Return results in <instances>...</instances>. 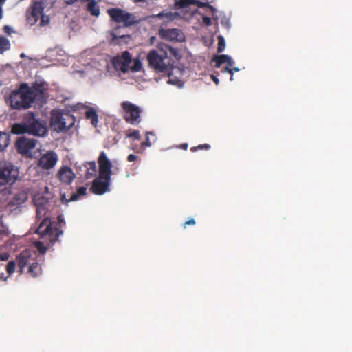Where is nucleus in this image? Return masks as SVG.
<instances>
[{
    "mask_svg": "<svg viewBox=\"0 0 352 352\" xmlns=\"http://www.w3.org/2000/svg\"><path fill=\"white\" fill-rule=\"evenodd\" d=\"M191 5H196L199 8H208L212 11L214 10L208 3L201 2L198 0H178L175 2L176 9L186 8Z\"/></svg>",
    "mask_w": 352,
    "mask_h": 352,
    "instance_id": "f3484780",
    "label": "nucleus"
},
{
    "mask_svg": "<svg viewBox=\"0 0 352 352\" xmlns=\"http://www.w3.org/2000/svg\"><path fill=\"white\" fill-rule=\"evenodd\" d=\"M142 69V62L139 58H135L133 60V65L129 68V69L133 72H137L140 71Z\"/></svg>",
    "mask_w": 352,
    "mask_h": 352,
    "instance_id": "7c9ffc66",
    "label": "nucleus"
},
{
    "mask_svg": "<svg viewBox=\"0 0 352 352\" xmlns=\"http://www.w3.org/2000/svg\"><path fill=\"white\" fill-rule=\"evenodd\" d=\"M87 192V188L84 186H81L77 189L76 193H74L69 201H76L80 196L85 195Z\"/></svg>",
    "mask_w": 352,
    "mask_h": 352,
    "instance_id": "c85d7f7f",
    "label": "nucleus"
},
{
    "mask_svg": "<svg viewBox=\"0 0 352 352\" xmlns=\"http://www.w3.org/2000/svg\"><path fill=\"white\" fill-rule=\"evenodd\" d=\"M35 245H36L38 251L41 254H45L46 252L47 248V247H45L44 245V244L42 242L38 241V242L36 243Z\"/></svg>",
    "mask_w": 352,
    "mask_h": 352,
    "instance_id": "f704fd0d",
    "label": "nucleus"
},
{
    "mask_svg": "<svg viewBox=\"0 0 352 352\" xmlns=\"http://www.w3.org/2000/svg\"><path fill=\"white\" fill-rule=\"evenodd\" d=\"M181 148H183V149H187L188 144H183L181 145Z\"/></svg>",
    "mask_w": 352,
    "mask_h": 352,
    "instance_id": "8fccbe9b",
    "label": "nucleus"
},
{
    "mask_svg": "<svg viewBox=\"0 0 352 352\" xmlns=\"http://www.w3.org/2000/svg\"><path fill=\"white\" fill-rule=\"evenodd\" d=\"M6 0H0V3H3Z\"/></svg>",
    "mask_w": 352,
    "mask_h": 352,
    "instance_id": "5fc2aeb1",
    "label": "nucleus"
},
{
    "mask_svg": "<svg viewBox=\"0 0 352 352\" xmlns=\"http://www.w3.org/2000/svg\"><path fill=\"white\" fill-rule=\"evenodd\" d=\"M195 223H196V222H195V219H190L184 223L183 227H184V228H186L187 226H195Z\"/></svg>",
    "mask_w": 352,
    "mask_h": 352,
    "instance_id": "ea45409f",
    "label": "nucleus"
},
{
    "mask_svg": "<svg viewBox=\"0 0 352 352\" xmlns=\"http://www.w3.org/2000/svg\"><path fill=\"white\" fill-rule=\"evenodd\" d=\"M121 107L124 112V119L127 123L136 125L141 122L140 113L142 110L140 107L129 101L123 102Z\"/></svg>",
    "mask_w": 352,
    "mask_h": 352,
    "instance_id": "1a4fd4ad",
    "label": "nucleus"
},
{
    "mask_svg": "<svg viewBox=\"0 0 352 352\" xmlns=\"http://www.w3.org/2000/svg\"><path fill=\"white\" fill-rule=\"evenodd\" d=\"M114 170H115L116 171H118V168H114Z\"/></svg>",
    "mask_w": 352,
    "mask_h": 352,
    "instance_id": "6e6d98bb",
    "label": "nucleus"
},
{
    "mask_svg": "<svg viewBox=\"0 0 352 352\" xmlns=\"http://www.w3.org/2000/svg\"><path fill=\"white\" fill-rule=\"evenodd\" d=\"M58 160L57 153L53 151H50L41 155L37 164L43 170H50L55 166Z\"/></svg>",
    "mask_w": 352,
    "mask_h": 352,
    "instance_id": "4468645a",
    "label": "nucleus"
},
{
    "mask_svg": "<svg viewBox=\"0 0 352 352\" xmlns=\"http://www.w3.org/2000/svg\"><path fill=\"white\" fill-rule=\"evenodd\" d=\"M11 44L8 38L0 35V54L10 50Z\"/></svg>",
    "mask_w": 352,
    "mask_h": 352,
    "instance_id": "393cba45",
    "label": "nucleus"
},
{
    "mask_svg": "<svg viewBox=\"0 0 352 352\" xmlns=\"http://www.w3.org/2000/svg\"><path fill=\"white\" fill-rule=\"evenodd\" d=\"M168 82L171 84H175L171 79H169Z\"/></svg>",
    "mask_w": 352,
    "mask_h": 352,
    "instance_id": "864d4df0",
    "label": "nucleus"
},
{
    "mask_svg": "<svg viewBox=\"0 0 352 352\" xmlns=\"http://www.w3.org/2000/svg\"><path fill=\"white\" fill-rule=\"evenodd\" d=\"M6 278H7L4 276V274H3V273H2V274H0V279H1V280H6Z\"/></svg>",
    "mask_w": 352,
    "mask_h": 352,
    "instance_id": "09e8293b",
    "label": "nucleus"
},
{
    "mask_svg": "<svg viewBox=\"0 0 352 352\" xmlns=\"http://www.w3.org/2000/svg\"><path fill=\"white\" fill-rule=\"evenodd\" d=\"M57 219H58V223L61 226V224L65 223L64 218H63V215H58Z\"/></svg>",
    "mask_w": 352,
    "mask_h": 352,
    "instance_id": "c03bdc74",
    "label": "nucleus"
},
{
    "mask_svg": "<svg viewBox=\"0 0 352 352\" xmlns=\"http://www.w3.org/2000/svg\"><path fill=\"white\" fill-rule=\"evenodd\" d=\"M203 23L206 25L210 26L212 24L211 19L209 16H203Z\"/></svg>",
    "mask_w": 352,
    "mask_h": 352,
    "instance_id": "4c0bfd02",
    "label": "nucleus"
},
{
    "mask_svg": "<svg viewBox=\"0 0 352 352\" xmlns=\"http://www.w3.org/2000/svg\"><path fill=\"white\" fill-rule=\"evenodd\" d=\"M87 169L85 173V178L90 179L96 175V164L95 162H89L85 164Z\"/></svg>",
    "mask_w": 352,
    "mask_h": 352,
    "instance_id": "4be33fe9",
    "label": "nucleus"
},
{
    "mask_svg": "<svg viewBox=\"0 0 352 352\" xmlns=\"http://www.w3.org/2000/svg\"><path fill=\"white\" fill-rule=\"evenodd\" d=\"M98 163L99 175L93 181L90 191L95 195H102L110 190L112 164L104 151L100 153Z\"/></svg>",
    "mask_w": 352,
    "mask_h": 352,
    "instance_id": "f03ea898",
    "label": "nucleus"
},
{
    "mask_svg": "<svg viewBox=\"0 0 352 352\" xmlns=\"http://www.w3.org/2000/svg\"><path fill=\"white\" fill-rule=\"evenodd\" d=\"M87 10L94 16L98 17L100 15V7L95 0H88Z\"/></svg>",
    "mask_w": 352,
    "mask_h": 352,
    "instance_id": "412c9836",
    "label": "nucleus"
},
{
    "mask_svg": "<svg viewBox=\"0 0 352 352\" xmlns=\"http://www.w3.org/2000/svg\"><path fill=\"white\" fill-rule=\"evenodd\" d=\"M78 0H65L66 3L72 4ZM82 2H87L88 0H81Z\"/></svg>",
    "mask_w": 352,
    "mask_h": 352,
    "instance_id": "a18cd8bd",
    "label": "nucleus"
},
{
    "mask_svg": "<svg viewBox=\"0 0 352 352\" xmlns=\"http://www.w3.org/2000/svg\"><path fill=\"white\" fill-rule=\"evenodd\" d=\"M28 273L33 277L36 278L42 273V268L41 265L38 263L36 258L28 267Z\"/></svg>",
    "mask_w": 352,
    "mask_h": 352,
    "instance_id": "aec40b11",
    "label": "nucleus"
},
{
    "mask_svg": "<svg viewBox=\"0 0 352 352\" xmlns=\"http://www.w3.org/2000/svg\"><path fill=\"white\" fill-rule=\"evenodd\" d=\"M36 257L32 256V252L29 250H25L22 251L16 256V263L19 268V271L21 274H23L24 268L28 265H30L31 263L35 260Z\"/></svg>",
    "mask_w": 352,
    "mask_h": 352,
    "instance_id": "dca6fc26",
    "label": "nucleus"
},
{
    "mask_svg": "<svg viewBox=\"0 0 352 352\" xmlns=\"http://www.w3.org/2000/svg\"><path fill=\"white\" fill-rule=\"evenodd\" d=\"M45 8L43 1H34L27 11V20L30 25H34L41 18L40 26H45L50 23V17L43 14Z\"/></svg>",
    "mask_w": 352,
    "mask_h": 352,
    "instance_id": "39448f33",
    "label": "nucleus"
},
{
    "mask_svg": "<svg viewBox=\"0 0 352 352\" xmlns=\"http://www.w3.org/2000/svg\"><path fill=\"white\" fill-rule=\"evenodd\" d=\"M166 58V51H164L163 54H160L156 50H150L146 56L148 67L157 73L169 75L173 69V66L172 64L166 63L164 62Z\"/></svg>",
    "mask_w": 352,
    "mask_h": 352,
    "instance_id": "20e7f679",
    "label": "nucleus"
},
{
    "mask_svg": "<svg viewBox=\"0 0 352 352\" xmlns=\"http://www.w3.org/2000/svg\"><path fill=\"white\" fill-rule=\"evenodd\" d=\"M60 180L65 184H70L75 178V175L72 168L67 166L62 167L58 172Z\"/></svg>",
    "mask_w": 352,
    "mask_h": 352,
    "instance_id": "6ab92c4d",
    "label": "nucleus"
},
{
    "mask_svg": "<svg viewBox=\"0 0 352 352\" xmlns=\"http://www.w3.org/2000/svg\"><path fill=\"white\" fill-rule=\"evenodd\" d=\"M37 143L38 140L36 139L21 137L17 139L15 146L19 153L23 156L32 157L33 151Z\"/></svg>",
    "mask_w": 352,
    "mask_h": 352,
    "instance_id": "9b49d317",
    "label": "nucleus"
},
{
    "mask_svg": "<svg viewBox=\"0 0 352 352\" xmlns=\"http://www.w3.org/2000/svg\"><path fill=\"white\" fill-rule=\"evenodd\" d=\"M28 199V192L25 190H19L17 192L13 194L12 197L9 201V205L11 206L18 207L24 204Z\"/></svg>",
    "mask_w": 352,
    "mask_h": 352,
    "instance_id": "a211bd4d",
    "label": "nucleus"
},
{
    "mask_svg": "<svg viewBox=\"0 0 352 352\" xmlns=\"http://www.w3.org/2000/svg\"><path fill=\"white\" fill-rule=\"evenodd\" d=\"M226 63H228V66L227 67H230L232 65V63H233L232 60L231 58H230V61H227Z\"/></svg>",
    "mask_w": 352,
    "mask_h": 352,
    "instance_id": "de8ad7c7",
    "label": "nucleus"
},
{
    "mask_svg": "<svg viewBox=\"0 0 352 352\" xmlns=\"http://www.w3.org/2000/svg\"><path fill=\"white\" fill-rule=\"evenodd\" d=\"M11 132L15 135L28 134L44 138L48 135L47 123L38 118L34 113L29 111L23 115L21 122L12 126Z\"/></svg>",
    "mask_w": 352,
    "mask_h": 352,
    "instance_id": "f257e3e1",
    "label": "nucleus"
},
{
    "mask_svg": "<svg viewBox=\"0 0 352 352\" xmlns=\"http://www.w3.org/2000/svg\"><path fill=\"white\" fill-rule=\"evenodd\" d=\"M179 14L177 12H164L162 11L160 12L157 17L161 19H163L164 18L168 19L170 21H173L175 19H176Z\"/></svg>",
    "mask_w": 352,
    "mask_h": 352,
    "instance_id": "cd10ccee",
    "label": "nucleus"
},
{
    "mask_svg": "<svg viewBox=\"0 0 352 352\" xmlns=\"http://www.w3.org/2000/svg\"><path fill=\"white\" fill-rule=\"evenodd\" d=\"M137 160V156L134 154H130L129 155H128L127 157V160L128 162H134Z\"/></svg>",
    "mask_w": 352,
    "mask_h": 352,
    "instance_id": "a19ab883",
    "label": "nucleus"
},
{
    "mask_svg": "<svg viewBox=\"0 0 352 352\" xmlns=\"http://www.w3.org/2000/svg\"><path fill=\"white\" fill-rule=\"evenodd\" d=\"M107 13L113 21L123 23L125 27H130L140 22L133 14L118 8H110L107 10Z\"/></svg>",
    "mask_w": 352,
    "mask_h": 352,
    "instance_id": "0eeeda50",
    "label": "nucleus"
},
{
    "mask_svg": "<svg viewBox=\"0 0 352 352\" xmlns=\"http://www.w3.org/2000/svg\"><path fill=\"white\" fill-rule=\"evenodd\" d=\"M132 62L131 54L128 51H124L122 56H115L112 59V64L114 68L126 73L129 69V64Z\"/></svg>",
    "mask_w": 352,
    "mask_h": 352,
    "instance_id": "ddd939ff",
    "label": "nucleus"
},
{
    "mask_svg": "<svg viewBox=\"0 0 352 352\" xmlns=\"http://www.w3.org/2000/svg\"><path fill=\"white\" fill-rule=\"evenodd\" d=\"M3 31L5 33L8 34H10L12 32V28L8 26V25H5L4 28H3Z\"/></svg>",
    "mask_w": 352,
    "mask_h": 352,
    "instance_id": "79ce46f5",
    "label": "nucleus"
},
{
    "mask_svg": "<svg viewBox=\"0 0 352 352\" xmlns=\"http://www.w3.org/2000/svg\"><path fill=\"white\" fill-rule=\"evenodd\" d=\"M217 39H218L217 52L219 53H221L226 48V42H225L224 38L222 36H219L217 37Z\"/></svg>",
    "mask_w": 352,
    "mask_h": 352,
    "instance_id": "2f4dec72",
    "label": "nucleus"
},
{
    "mask_svg": "<svg viewBox=\"0 0 352 352\" xmlns=\"http://www.w3.org/2000/svg\"><path fill=\"white\" fill-rule=\"evenodd\" d=\"M158 34L162 39L166 41L182 42L185 40L184 32L178 28H160Z\"/></svg>",
    "mask_w": 352,
    "mask_h": 352,
    "instance_id": "f8f14e48",
    "label": "nucleus"
},
{
    "mask_svg": "<svg viewBox=\"0 0 352 352\" xmlns=\"http://www.w3.org/2000/svg\"><path fill=\"white\" fill-rule=\"evenodd\" d=\"M35 98L36 94L33 90L27 84H22L19 89L12 92L9 102L12 109H26L31 107Z\"/></svg>",
    "mask_w": 352,
    "mask_h": 352,
    "instance_id": "7ed1b4c3",
    "label": "nucleus"
},
{
    "mask_svg": "<svg viewBox=\"0 0 352 352\" xmlns=\"http://www.w3.org/2000/svg\"><path fill=\"white\" fill-rule=\"evenodd\" d=\"M36 232L41 235V237L47 235L49 236L50 240L52 243L56 241L58 238L63 234L60 228L52 227L51 220L48 217L44 218L36 229Z\"/></svg>",
    "mask_w": 352,
    "mask_h": 352,
    "instance_id": "9d476101",
    "label": "nucleus"
},
{
    "mask_svg": "<svg viewBox=\"0 0 352 352\" xmlns=\"http://www.w3.org/2000/svg\"><path fill=\"white\" fill-rule=\"evenodd\" d=\"M126 138L139 140L140 139V131L138 130H133L129 132L126 133Z\"/></svg>",
    "mask_w": 352,
    "mask_h": 352,
    "instance_id": "72a5a7b5",
    "label": "nucleus"
},
{
    "mask_svg": "<svg viewBox=\"0 0 352 352\" xmlns=\"http://www.w3.org/2000/svg\"><path fill=\"white\" fill-rule=\"evenodd\" d=\"M210 148V145H209L208 144H199L197 146L192 147L190 148V150L192 152H195V151H197L198 150H201V149L208 150Z\"/></svg>",
    "mask_w": 352,
    "mask_h": 352,
    "instance_id": "c9c22d12",
    "label": "nucleus"
},
{
    "mask_svg": "<svg viewBox=\"0 0 352 352\" xmlns=\"http://www.w3.org/2000/svg\"><path fill=\"white\" fill-rule=\"evenodd\" d=\"M34 202L36 207V216L41 218L45 216L48 210L49 199L42 194H36L34 197Z\"/></svg>",
    "mask_w": 352,
    "mask_h": 352,
    "instance_id": "2eb2a0df",
    "label": "nucleus"
},
{
    "mask_svg": "<svg viewBox=\"0 0 352 352\" xmlns=\"http://www.w3.org/2000/svg\"><path fill=\"white\" fill-rule=\"evenodd\" d=\"M151 142H150L149 138H148V137L146 138V141H145V142H143L142 143V146L143 147H144V146H151Z\"/></svg>",
    "mask_w": 352,
    "mask_h": 352,
    "instance_id": "37998d69",
    "label": "nucleus"
},
{
    "mask_svg": "<svg viewBox=\"0 0 352 352\" xmlns=\"http://www.w3.org/2000/svg\"><path fill=\"white\" fill-rule=\"evenodd\" d=\"M145 0H134L135 2H142V1H144Z\"/></svg>",
    "mask_w": 352,
    "mask_h": 352,
    "instance_id": "603ef678",
    "label": "nucleus"
},
{
    "mask_svg": "<svg viewBox=\"0 0 352 352\" xmlns=\"http://www.w3.org/2000/svg\"><path fill=\"white\" fill-rule=\"evenodd\" d=\"M16 268V262L14 261H9L6 266V271L7 272L11 275L14 273Z\"/></svg>",
    "mask_w": 352,
    "mask_h": 352,
    "instance_id": "473e14b6",
    "label": "nucleus"
},
{
    "mask_svg": "<svg viewBox=\"0 0 352 352\" xmlns=\"http://www.w3.org/2000/svg\"><path fill=\"white\" fill-rule=\"evenodd\" d=\"M3 17V10L1 6H0V19H1Z\"/></svg>",
    "mask_w": 352,
    "mask_h": 352,
    "instance_id": "3c124183",
    "label": "nucleus"
},
{
    "mask_svg": "<svg viewBox=\"0 0 352 352\" xmlns=\"http://www.w3.org/2000/svg\"><path fill=\"white\" fill-rule=\"evenodd\" d=\"M239 69L238 67H234V68H231V67H226L223 71L225 72H228L229 73L231 76H230V80H233V74H234V72H238Z\"/></svg>",
    "mask_w": 352,
    "mask_h": 352,
    "instance_id": "e433bc0d",
    "label": "nucleus"
},
{
    "mask_svg": "<svg viewBox=\"0 0 352 352\" xmlns=\"http://www.w3.org/2000/svg\"><path fill=\"white\" fill-rule=\"evenodd\" d=\"M19 176V170L10 162H0V186L12 184Z\"/></svg>",
    "mask_w": 352,
    "mask_h": 352,
    "instance_id": "6e6552de",
    "label": "nucleus"
},
{
    "mask_svg": "<svg viewBox=\"0 0 352 352\" xmlns=\"http://www.w3.org/2000/svg\"><path fill=\"white\" fill-rule=\"evenodd\" d=\"M30 89L33 90V91L36 94V96L37 94H42L44 92V87H43V83H35L32 85V88Z\"/></svg>",
    "mask_w": 352,
    "mask_h": 352,
    "instance_id": "c756f323",
    "label": "nucleus"
},
{
    "mask_svg": "<svg viewBox=\"0 0 352 352\" xmlns=\"http://www.w3.org/2000/svg\"><path fill=\"white\" fill-rule=\"evenodd\" d=\"M76 118L70 113H61L60 112L53 113L50 125L58 133L67 131L75 124Z\"/></svg>",
    "mask_w": 352,
    "mask_h": 352,
    "instance_id": "423d86ee",
    "label": "nucleus"
},
{
    "mask_svg": "<svg viewBox=\"0 0 352 352\" xmlns=\"http://www.w3.org/2000/svg\"><path fill=\"white\" fill-rule=\"evenodd\" d=\"M85 117L90 120L94 126H97L98 122V116L96 111L94 109H89L85 112Z\"/></svg>",
    "mask_w": 352,
    "mask_h": 352,
    "instance_id": "5701e85b",
    "label": "nucleus"
},
{
    "mask_svg": "<svg viewBox=\"0 0 352 352\" xmlns=\"http://www.w3.org/2000/svg\"><path fill=\"white\" fill-rule=\"evenodd\" d=\"M10 257V254L8 252H3L0 254V260L2 261H8Z\"/></svg>",
    "mask_w": 352,
    "mask_h": 352,
    "instance_id": "58836bf2",
    "label": "nucleus"
},
{
    "mask_svg": "<svg viewBox=\"0 0 352 352\" xmlns=\"http://www.w3.org/2000/svg\"><path fill=\"white\" fill-rule=\"evenodd\" d=\"M212 61L215 62V67L219 68L223 63L230 61V56L228 55H219L212 58Z\"/></svg>",
    "mask_w": 352,
    "mask_h": 352,
    "instance_id": "a878e982",
    "label": "nucleus"
},
{
    "mask_svg": "<svg viewBox=\"0 0 352 352\" xmlns=\"http://www.w3.org/2000/svg\"><path fill=\"white\" fill-rule=\"evenodd\" d=\"M160 45H159L158 47L162 51L164 52V50L160 47ZM164 51H166L167 53L168 52L171 56H173L174 58H175V59H177L178 60L182 58V54H181L179 49H177V48L169 46V45H165Z\"/></svg>",
    "mask_w": 352,
    "mask_h": 352,
    "instance_id": "b1692460",
    "label": "nucleus"
},
{
    "mask_svg": "<svg viewBox=\"0 0 352 352\" xmlns=\"http://www.w3.org/2000/svg\"><path fill=\"white\" fill-rule=\"evenodd\" d=\"M10 143V137L6 133H0V151H3Z\"/></svg>",
    "mask_w": 352,
    "mask_h": 352,
    "instance_id": "bb28decb",
    "label": "nucleus"
},
{
    "mask_svg": "<svg viewBox=\"0 0 352 352\" xmlns=\"http://www.w3.org/2000/svg\"><path fill=\"white\" fill-rule=\"evenodd\" d=\"M211 78L213 80V81L215 82L216 85H218L219 82V80L217 77H216L214 75H211Z\"/></svg>",
    "mask_w": 352,
    "mask_h": 352,
    "instance_id": "49530a36",
    "label": "nucleus"
}]
</instances>
